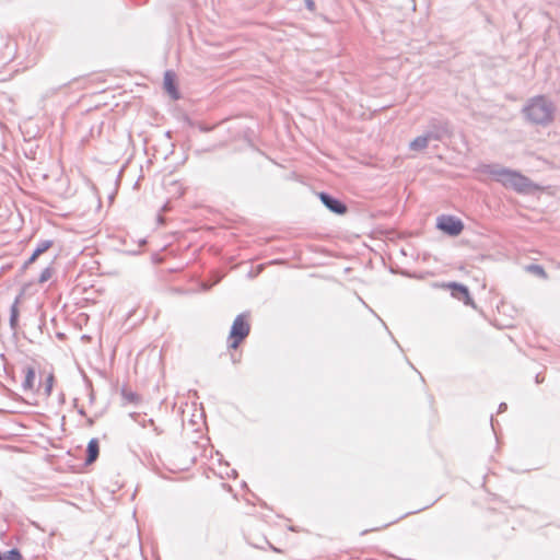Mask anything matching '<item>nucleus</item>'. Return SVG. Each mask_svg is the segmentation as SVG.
<instances>
[{"mask_svg":"<svg viewBox=\"0 0 560 560\" xmlns=\"http://www.w3.org/2000/svg\"><path fill=\"white\" fill-rule=\"evenodd\" d=\"M555 107L544 96H537L529 101L524 108L527 119L536 125H548L553 120Z\"/></svg>","mask_w":560,"mask_h":560,"instance_id":"1","label":"nucleus"},{"mask_svg":"<svg viewBox=\"0 0 560 560\" xmlns=\"http://www.w3.org/2000/svg\"><path fill=\"white\" fill-rule=\"evenodd\" d=\"M250 324L248 315L240 314L235 317L230 335H229V347L231 349H237L243 340L249 335Z\"/></svg>","mask_w":560,"mask_h":560,"instance_id":"2","label":"nucleus"},{"mask_svg":"<svg viewBox=\"0 0 560 560\" xmlns=\"http://www.w3.org/2000/svg\"><path fill=\"white\" fill-rule=\"evenodd\" d=\"M494 176L503 186L518 191L525 190L529 186L527 177L514 171L503 168L495 172Z\"/></svg>","mask_w":560,"mask_h":560,"instance_id":"3","label":"nucleus"},{"mask_svg":"<svg viewBox=\"0 0 560 560\" xmlns=\"http://www.w3.org/2000/svg\"><path fill=\"white\" fill-rule=\"evenodd\" d=\"M436 228L447 235L457 236L463 232L464 223L453 215H441L436 220Z\"/></svg>","mask_w":560,"mask_h":560,"instance_id":"4","label":"nucleus"},{"mask_svg":"<svg viewBox=\"0 0 560 560\" xmlns=\"http://www.w3.org/2000/svg\"><path fill=\"white\" fill-rule=\"evenodd\" d=\"M440 288L451 291L453 298L462 300L466 305H472V299L467 287L456 282H447L440 284Z\"/></svg>","mask_w":560,"mask_h":560,"instance_id":"5","label":"nucleus"},{"mask_svg":"<svg viewBox=\"0 0 560 560\" xmlns=\"http://www.w3.org/2000/svg\"><path fill=\"white\" fill-rule=\"evenodd\" d=\"M318 197L331 212L337 214H345L347 212L346 205H343L338 199H335L325 192H319Z\"/></svg>","mask_w":560,"mask_h":560,"instance_id":"6","label":"nucleus"},{"mask_svg":"<svg viewBox=\"0 0 560 560\" xmlns=\"http://www.w3.org/2000/svg\"><path fill=\"white\" fill-rule=\"evenodd\" d=\"M164 89L166 93L173 98L178 100L179 98V92L177 90L176 85V75L172 71H166L164 74Z\"/></svg>","mask_w":560,"mask_h":560,"instance_id":"7","label":"nucleus"},{"mask_svg":"<svg viewBox=\"0 0 560 560\" xmlns=\"http://www.w3.org/2000/svg\"><path fill=\"white\" fill-rule=\"evenodd\" d=\"M86 453H88V456L85 459V464L91 465L97 459L98 454H100V443H98L97 439H92L89 442Z\"/></svg>","mask_w":560,"mask_h":560,"instance_id":"8","label":"nucleus"},{"mask_svg":"<svg viewBox=\"0 0 560 560\" xmlns=\"http://www.w3.org/2000/svg\"><path fill=\"white\" fill-rule=\"evenodd\" d=\"M42 375L45 377L44 384H39L37 390L43 388L44 395L49 396L51 394L55 376L52 372H43Z\"/></svg>","mask_w":560,"mask_h":560,"instance_id":"9","label":"nucleus"},{"mask_svg":"<svg viewBox=\"0 0 560 560\" xmlns=\"http://www.w3.org/2000/svg\"><path fill=\"white\" fill-rule=\"evenodd\" d=\"M23 386L27 390L35 389V371L33 368H27L25 370V378H24Z\"/></svg>","mask_w":560,"mask_h":560,"instance_id":"10","label":"nucleus"},{"mask_svg":"<svg viewBox=\"0 0 560 560\" xmlns=\"http://www.w3.org/2000/svg\"><path fill=\"white\" fill-rule=\"evenodd\" d=\"M428 142H429V137H427V136L417 137L410 143V148L415 151H420L428 147Z\"/></svg>","mask_w":560,"mask_h":560,"instance_id":"11","label":"nucleus"},{"mask_svg":"<svg viewBox=\"0 0 560 560\" xmlns=\"http://www.w3.org/2000/svg\"><path fill=\"white\" fill-rule=\"evenodd\" d=\"M51 246V242L49 241H46L44 243H42L33 253V255L30 257L28 259V264H33L38 257L39 255H42L43 253H45L49 247Z\"/></svg>","mask_w":560,"mask_h":560,"instance_id":"12","label":"nucleus"},{"mask_svg":"<svg viewBox=\"0 0 560 560\" xmlns=\"http://www.w3.org/2000/svg\"><path fill=\"white\" fill-rule=\"evenodd\" d=\"M527 271L530 272V273H534L540 278H544L546 279L547 278V273L545 271V269L539 266V265H530L527 267Z\"/></svg>","mask_w":560,"mask_h":560,"instance_id":"13","label":"nucleus"},{"mask_svg":"<svg viewBox=\"0 0 560 560\" xmlns=\"http://www.w3.org/2000/svg\"><path fill=\"white\" fill-rule=\"evenodd\" d=\"M52 275H54V269L51 267L45 268L39 276L38 282L44 283V282L48 281L52 277Z\"/></svg>","mask_w":560,"mask_h":560,"instance_id":"14","label":"nucleus"},{"mask_svg":"<svg viewBox=\"0 0 560 560\" xmlns=\"http://www.w3.org/2000/svg\"><path fill=\"white\" fill-rule=\"evenodd\" d=\"M4 560H24V558L18 549H12L5 553Z\"/></svg>","mask_w":560,"mask_h":560,"instance_id":"15","label":"nucleus"},{"mask_svg":"<svg viewBox=\"0 0 560 560\" xmlns=\"http://www.w3.org/2000/svg\"><path fill=\"white\" fill-rule=\"evenodd\" d=\"M308 8H310L311 10H313V9H314V2L310 1V2H308Z\"/></svg>","mask_w":560,"mask_h":560,"instance_id":"16","label":"nucleus"},{"mask_svg":"<svg viewBox=\"0 0 560 560\" xmlns=\"http://www.w3.org/2000/svg\"><path fill=\"white\" fill-rule=\"evenodd\" d=\"M0 560H4V558H2V556L0 555Z\"/></svg>","mask_w":560,"mask_h":560,"instance_id":"17","label":"nucleus"}]
</instances>
